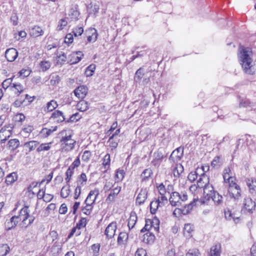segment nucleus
Segmentation results:
<instances>
[{
    "label": "nucleus",
    "instance_id": "f257e3e1",
    "mask_svg": "<svg viewBox=\"0 0 256 256\" xmlns=\"http://www.w3.org/2000/svg\"><path fill=\"white\" fill-rule=\"evenodd\" d=\"M252 57V53L250 48L244 47L240 48L238 58L240 64L245 72L250 74H253L254 72Z\"/></svg>",
    "mask_w": 256,
    "mask_h": 256
},
{
    "label": "nucleus",
    "instance_id": "f03ea898",
    "mask_svg": "<svg viewBox=\"0 0 256 256\" xmlns=\"http://www.w3.org/2000/svg\"><path fill=\"white\" fill-rule=\"evenodd\" d=\"M228 193L230 198L234 201L238 202L241 198V189L240 186L236 182V181H230L228 183Z\"/></svg>",
    "mask_w": 256,
    "mask_h": 256
},
{
    "label": "nucleus",
    "instance_id": "7ed1b4c3",
    "mask_svg": "<svg viewBox=\"0 0 256 256\" xmlns=\"http://www.w3.org/2000/svg\"><path fill=\"white\" fill-rule=\"evenodd\" d=\"M187 200L188 194L186 192H182V197H179L178 192H174L170 194L169 202L172 206H179L181 205L182 202H185Z\"/></svg>",
    "mask_w": 256,
    "mask_h": 256
},
{
    "label": "nucleus",
    "instance_id": "20e7f679",
    "mask_svg": "<svg viewBox=\"0 0 256 256\" xmlns=\"http://www.w3.org/2000/svg\"><path fill=\"white\" fill-rule=\"evenodd\" d=\"M184 148L178 147L174 150L171 154L169 160L172 161L174 162H178L180 160L183 156Z\"/></svg>",
    "mask_w": 256,
    "mask_h": 256
},
{
    "label": "nucleus",
    "instance_id": "39448f33",
    "mask_svg": "<svg viewBox=\"0 0 256 256\" xmlns=\"http://www.w3.org/2000/svg\"><path fill=\"white\" fill-rule=\"evenodd\" d=\"M60 142L65 144V150H72L76 143V140L72 138V136H63L60 140Z\"/></svg>",
    "mask_w": 256,
    "mask_h": 256
},
{
    "label": "nucleus",
    "instance_id": "423d86ee",
    "mask_svg": "<svg viewBox=\"0 0 256 256\" xmlns=\"http://www.w3.org/2000/svg\"><path fill=\"white\" fill-rule=\"evenodd\" d=\"M116 228V222H112L108 226L104 231V234L108 239L112 238L114 236Z\"/></svg>",
    "mask_w": 256,
    "mask_h": 256
},
{
    "label": "nucleus",
    "instance_id": "0eeeda50",
    "mask_svg": "<svg viewBox=\"0 0 256 256\" xmlns=\"http://www.w3.org/2000/svg\"><path fill=\"white\" fill-rule=\"evenodd\" d=\"M18 52L14 48H10L5 52V57L10 62H14L18 56Z\"/></svg>",
    "mask_w": 256,
    "mask_h": 256
},
{
    "label": "nucleus",
    "instance_id": "6e6552de",
    "mask_svg": "<svg viewBox=\"0 0 256 256\" xmlns=\"http://www.w3.org/2000/svg\"><path fill=\"white\" fill-rule=\"evenodd\" d=\"M249 192L252 194H256V178L253 177L246 178L245 180Z\"/></svg>",
    "mask_w": 256,
    "mask_h": 256
},
{
    "label": "nucleus",
    "instance_id": "1a4fd4ad",
    "mask_svg": "<svg viewBox=\"0 0 256 256\" xmlns=\"http://www.w3.org/2000/svg\"><path fill=\"white\" fill-rule=\"evenodd\" d=\"M28 217L26 216H23L22 215L18 214V216H14L11 218L10 220V222L11 224V227L9 228V229H12V228L15 227L18 222L20 221H22V223L24 224H26V220Z\"/></svg>",
    "mask_w": 256,
    "mask_h": 256
},
{
    "label": "nucleus",
    "instance_id": "9d476101",
    "mask_svg": "<svg viewBox=\"0 0 256 256\" xmlns=\"http://www.w3.org/2000/svg\"><path fill=\"white\" fill-rule=\"evenodd\" d=\"M162 150H158L154 154V159L152 162V164L154 166H159L162 160L166 157Z\"/></svg>",
    "mask_w": 256,
    "mask_h": 256
},
{
    "label": "nucleus",
    "instance_id": "9b49d317",
    "mask_svg": "<svg viewBox=\"0 0 256 256\" xmlns=\"http://www.w3.org/2000/svg\"><path fill=\"white\" fill-rule=\"evenodd\" d=\"M88 89L86 86L82 85L78 86L74 90L75 96L78 98L83 99L88 94Z\"/></svg>",
    "mask_w": 256,
    "mask_h": 256
},
{
    "label": "nucleus",
    "instance_id": "f8f14e48",
    "mask_svg": "<svg viewBox=\"0 0 256 256\" xmlns=\"http://www.w3.org/2000/svg\"><path fill=\"white\" fill-rule=\"evenodd\" d=\"M148 197V191L146 189H141L136 198V204L140 206L142 204Z\"/></svg>",
    "mask_w": 256,
    "mask_h": 256
},
{
    "label": "nucleus",
    "instance_id": "ddd939ff",
    "mask_svg": "<svg viewBox=\"0 0 256 256\" xmlns=\"http://www.w3.org/2000/svg\"><path fill=\"white\" fill-rule=\"evenodd\" d=\"M99 192L98 190H94L90 191L86 200H85L84 203L92 206V204L95 202V200L98 195Z\"/></svg>",
    "mask_w": 256,
    "mask_h": 256
},
{
    "label": "nucleus",
    "instance_id": "4468645a",
    "mask_svg": "<svg viewBox=\"0 0 256 256\" xmlns=\"http://www.w3.org/2000/svg\"><path fill=\"white\" fill-rule=\"evenodd\" d=\"M223 178L225 183H230V181H236V178L232 176V173L229 167L224 169Z\"/></svg>",
    "mask_w": 256,
    "mask_h": 256
},
{
    "label": "nucleus",
    "instance_id": "2eb2a0df",
    "mask_svg": "<svg viewBox=\"0 0 256 256\" xmlns=\"http://www.w3.org/2000/svg\"><path fill=\"white\" fill-rule=\"evenodd\" d=\"M84 54L82 52L78 51L72 53L68 56L70 60L68 62L70 64H75L78 62L83 56Z\"/></svg>",
    "mask_w": 256,
    "mask_h": 256
},
{
    "label": "nucleus",
    "instance_id": "dca6fc26",
    "mask_svg": "<svg viewBox=\"0 0 256 256\" xmlns=\"http://www.w3.org/2000/svg\"><path fill=\"white\" fill-rule=\"evenodd\" d=\"M88 33L86 43L94 42L96 40L98 34L94 28H90L86 31Z\"/></svg>",
    "mask_w": 256,
    "mask_h": 256
},
{
    "label": "nucleus",
    "instance_id": "f3484780",
    "mask_svg": "<svg viewBox=\"0 0 256 256\" xmlns=\"http://www.w3.org/2000/svg\"><path fill=\"white\" fill-rule=\"evenodd\" d=\"M244 208L248 212H251L254 209L256 203L249 197H246L244 200Z\"/></svg>",
    "mask_w": 256,
    "mask_h": 256
},
{
    "label": "nucleus",
    "instance_id": "a211bd4d",
    "mask_svg": "<svg viewBox=\"0 0 256 256\" xmlns=\"http://www.w3.org/2000/svg\"><path fill=\"white\" fill-rule=\"evenodd\" d=\"M50 120H52L57 122H61L65 120L64 116V114L59 110H55L52 112L51 116L50 117Z\"/></svg>",
    "mask_w": 256,
    "mask_h": 256
},
{
    "label": "nucleus",
    "instance_id": "6ab92c4d",
    "mask_svg": "<svg viewBox=\"0 0 256 256\" xmlns=\"http://www.w3.org/2000/svg\"><path fill=\"white\" fill-rule=\"evenodd\" d=\"M121 190V187L116 186L108 194L106 199V202H111L114 200L116 196L120 193Z\"/></svg>",
    "mask_w": 256,
    "mask_h": 256
},
{
    "label": "nucleus",
    "instance_id": "aec40b11",
    "mask_svg": "<svg viewBox=\"0 0 256 256\" xmlns=\"http://www.w3.org/2000/svg\"><path fill=\"white\" fill-rule=\"evenodd\" d=\"M204 188V194L208 196V200H209L211 196L216 192L214 190V188L212 184L208 183L205 184Z\"/></svg>",
    "mask_w": 256,
    "mask_h": 256
},
{
    "label": "nucleus",
    "instance_id": "412c9836",
    "mask_svg": "<svg viewBox=\"0 0 256 256\" xmlns=\"http://www.w3.org/2000/svg\"><path fill=\"white\" fill-rule=\"evenodd\" d=\"M196 200L194 199L192 202L188 204L182 208L176 209L174 212V214H175L176 210H178V212H180L182 214L186 215L188 214L190 211L192 209L193 206L195 203Z\"/></svg>",
    "mask_w": 256,
    "mask_h": 256
},
{
    "label": "nucleus",
    "instance_id": "4be33fe9",
    "mask_svg": "<svg viewBox=\"0 0 256 256\" xmlns=\"http://www.w3.org/2000/svg\"><path fill=\"white\" fill-rule=\"evenodd\" d=\"M128 238V234L126 232H121L119 234L118 238V244L120 246H124L126 244Z\"/></svg>",
    "mask_w": 256,
    "mask_h": 256
},
{
    "label": "nucleus",
    "instance_id": "5701e85b",
    "mask_svg": "<svg viewBox=\"0 0 256 256\" xmlns=\"http://www.w3.org/2000/svg\"><path fill=\"white\" fill-rule=\"evenodd\" d=\"M209 182L208 177L204 173H202L200 176L199 178L197 181V185L199 188H202L204 186L205 184H207Z\"/></svg>",
    "mask_w": 256,
    "mask_h": 256
},
{
    "label": "nucleus",
    "instance_id": "b1692460",
    "mask_svg": "<svg viewBox=\"0 0 256 256\" xmlns=\"http://www.w3.org/2000/svg\"><path fill=\"white\" fill-rule=\"evenodd\" d=\"M155 240L154 235L150 232H147L143 236L142 241L146 244H152Z\"/></svg>",
    "mask_w": 256,
    "mask_h": 256
},
{
    "label": "nucleus",
    "instance_id": "393cba45",
    "mask_svg": "<svg viewBox=\"0 0 256 256\" xmlns=\"http://www.w3.org/2000/svg\"><path fill=\"white\" fill-rule=\"evenodd\" d=\"M137 221V216L134 212H132L128 220V226L130 230L132 228Z\"/></svg>",
    "mask_w": 256,
    "mask_h": 256
},
{
    "label": "nucleus",
    "instance_id": "a878e982",
    "mask_svg": "<svg viewBox=\"0 0 256 256\" xmlns=\"http://www.w3.org/2000/svg\"><path fill=\"white\" fill-rule=\"evenodd\" d=\"M30 32L32 36L36 38L42 35L44 31L40 26H36L30 30Z\"/></svg>",
    "mask_w": 256,
    "mask_h": 256
},
{
    "label": "nucleus",
    "instance_id": "bb28decb",
    "mask_svg": "<svg viewBox=\"0 0 256 256\" xmlns=\"http://www.w3.org/2000/svg\"><path fill=\"white\" fill-rule=\"evenodd\" d=\"M194 226L190 224H185L184 228V234L187 238H190L192 236V233L194 231Z\"/></svg>",
    "mask_w": 256,
    "mask_h": 256
},
{
    "label": "nucleus",
    "instance_id": "cd10ccee",
    "mask_svg": "<svg viewBox=\"0 0 256 256\" xmlns=\"http://www.w3.org/2000/svg\"><path fill=\"white\" fill-rule=\"evenodd\" d=\"M214 201V204L216 206H220L223 204V197L218 192H216L212 196L210 197Z\"/></svg>",
    "mask_w": 256,
    "mask_h": 256
},
{
    "label": "nucleus",
    "instance_id": "c85d7f7f",
    "mask_svg": "<svg viewBox=\"0 0 256 256\" xmlns=\"http://www.w3.org/2000/svg\"><path fill=\"white\" fill-rule=\"evenodd\" d=\"M58 106L57 102L52 100L46 104V106L44 108V112H50L54 110Z\"/></svg>",
    "mask_w": 256,
    "mask_h": 256
},
{
    "label": "nucleus",
    "instance_id": "c756f323",
    "mask_svg": "<svg viewBox=\"0 0 256 256\" xmlns=\"http://www.w3.org/2000/svg\"><path fill=\"white\" fill-rule=\"evenodd\" d=\"M184 167L180 164H176L172 170L174 176L175 178H179L184 172Z\"/></svg>",
    "mask_w": 256,
    "mask_h": 256
},
{
    "label": "nucleus",
    "instance_id": "7c9ffc66",
    "mask_svg": "<svg viewBox=\"0 0 256 256\" xmlns=\"http://www.w3.org/2000/svg\"><path fill=\"white\" fill-rule=\"evenodd\" d=\"M57 130V126L52 127L51 128H43L40 132V134L44 138H47L50 136L52 133Z\"/></svg>",
    "mask_w": 256,
    "mask_h": 256
},
{
    "label": "nucleus",
    "instance_id": "2f4dec72",
    "mask_svg": "<svg viewBox=\"0 0 256 256\" xmlns=\"http://www.w3.org/2000/svg\"><path fill=\"white\" fill-rule=\"evenodd\" d=\"M68 15L70 18L77 20L80 15L78 8L75 6L71 8L68 12Z\"/></svg>",
    "mask_w": 256,
    "mask_h": 256
},
{
    "label": "nucleus",
    "instance_id": "473e14b6",
    "mask_svg": "<svg viewBox=\"0 0 256 256\" xmlns=\"http://www.w3.org/2000/svg\"><path fill=\"white\" fill-rule=\"evenodd\" d=\"M224 216L226 220H231L232 219L236 222V220H238V216H236L235 214L232 213L229 209L225 210Z\"/></svg>",
    "mask_w": 256,
    "mask_h": 256
},
{
    "label": "nucleus",
    "instance_id": "72a5a7b5",
    "mask_svg": "<svg viewBox=\"0 0 256 256\" xmlns=\"http://www.w3.org/2000/svg\"><path fill=\"white\" fill-rule=\"evenodd\" d=\"M76 108L78 110L84 112L88 108L89 104L85 100H80L76 104Z\"/></svg>",
    "mask_w": 256,
    "mask_h": 256
},
{
    "label": "nucleus",
    "instance_id": "f704fd0d",
    "mask_svg": "<svg viewBox=\"0 0 256 256\" xmlns=\"http://www.w3.org/2000/svg\"><path fill=\"white\" fill-rule=\"evenodd\" d=\"M18 176L16 172H12L8 174L6 178V182L7 184H11L17 180Z\"/></svg>",
    "mask_w": 256,
    "mask_h": 256
},
{
    "label": "nucleus",
    "instance_id": "c9c22d12",
    "mask_svg": "<svg viewBox=\"0 0 256 256\" xmlns=\"http://www.w3.org/2000/svg\"><path fill=\"white\" fill-rule=\"evenodd\" d=\"M220 245L212 246L210 248L209 256H220Z\"/></svg>",
    "mask_w": 256,
    "mask_h": 256
},
{
    "label": "nucleus",
    "instance_id": "e433bc0d",
    "mask_svg": "<svg viewBox=\"0 0 256 256\" xmlns=\"http://www.w3.org/2000/svg\"><path fill=\"white\" fill-rule=\"evenodd\" d=\"M39 142L37 141L32 140L24 144V146L28 148L29 152L34 150L38 145Z\"/></svg>",
    "mask_w": 256,
    "mask_h": 256
},
{
    "label": "nucleus",
    "instance_id": "4c0bfd02",
    "mask_svg": "<svg viewBox=\"0 0 256 256\" xmlns=\"http://www.w3.org/2000/svg\"><path fill=\"white\" fill-rule=\"evenodd\" d=\"M144 75V69L142 68H140L136 71L135 73V75L134 76V82H140Z\"/></svg>",
    "mask_w": 256,
    "mask_h": 256
},
{
    "label": "nucleus",
    "instance_id": "58836bf2",
    "mask_svg": "<svg viewBox=\"0 0 256 256\" xmlns=\"http://www.w3.org/2000/svg\"><path fill=\"white\" fill-rule=\"evenodd\" d=\"M10 252V248L7 244L0 245V256H6Z\"/></svg>",
    "mask_w": 256,
    "mask_h": 256
},
{
    "label": "nucleus",
    "instance_id": "ea45409f",
    "mask_svg": "<svg viewBox=\"0 0 256 256\" xmlns=\"http://www.w3.org/2000/svg\"><path fill=\"white\" fill-rule=\"evenodd\" d=\"M159 207H162L161 205L156 200L152 201L150 204V212L152 214H155Z\"/></svg>",
    "mask_w": 256,
    "mask_h": 256
},
{
    "label": "nucleus",
    "instance_id": "a19ab883",
    "mask_svg": "<svg viewBox=\"0 0 256 256\" xmlns=\"http://www.w3.org/2000/svg\"><path fill=\"white\" fill-rule=\"evenodd\" d=\"M124 171L122 169L118 168L115 175L116 182L122 181L124 176Z\"/></svg>",
    "mask_w": 256,
    "mask_h": 256
},
{
    "label": "nucleus",
    "instance_id": "79ce46f5",
    "mask_svg": "<svg viewBox=\"0 0 256 256\" xmlns=\"http://www.w3.org/2000/svg\"><path fill=\"white\" fill-rule=\"evenodd\" d=\"M20 142L17 139H12L8 142V147L11 149V150H16L19 146Z\"/></svg>",
    "mask_w": 256,
    "mask_h": 256
},
{
    "label": "nucleus",
    "instance_id": "37998d69",
    "mask_svg": "<svg viewBox=\"0 0 256 256\" xmlns=\"http://www.w3.org/2000/svg\"><path fill=\"white\" fill-rule=\"evenodd\" d=\"M51 62L48 60H42L40 63V66L42 72H46L51 66Z\"/></svg>",
    "mask_w": 256,
    "mask_h": 256
},
{
    "label": "nucleus",
    "instance_id": "c03bdc74",
    "mask_svg": "<svg viewBox=\"0 0 256 256\" xmlns=\"http://www.w3.org/2000/svg\"><path fill=\"white\" fill-rule=\"evenodd\" d=\"M86 176L85 173L82 172L78 178L77 184L82 186L86 184Z\"/></svg>",
    "mask_w": 256,
    "mask_h": 256
},
{
    "label": "nucleus",
    "instance_id": "a18cd8bd",
    "mask_svg": "<svg viewBox=\"0 0 256 256\" xmlns=\"http://www.w3.org/2000/svg\"><path fill=\"white\" fill-rule=\"evenodd\" d=\"M67 58L66 54L64 52H62L61 54L57 56L56 58V64L62 65L66 60Z\"/></svg>",
    "mask_w": 256,
    "mask_h": 256
},
{
    "label": "nucleus",
    "instance_id": "49530a36",
    "mask_svg": "<svg viewBox=\"0 0 256 256\" xmlns=\"http://www.w3.org/2000/svg\"><path fill=\"white\" fill-rule=\"evenodd\" d=\"M12 87L14 88L16 90V92H15V94L17 96H19L24 90L23 86L20 83H13L12 84Z\"/></svg>",
    "mask_w": 256,
    "mask_h": 256
},
{
    "label": "nucleus",
    "instance_id": "de8ad7c7",
    "mask_svg": "<svg viewBox=\"0 0 256 256\" xmlns=\"http://www.w3.org/2000/svg\"><path fill=\"white\" fill-rule=\"evenodd\" d=\"M96 69V65L92 64L88 66L85 71V74L86 76H90L93 75V74Z\"/></svg>",
    "mask_w": 256,
    "mask_h": 256
},
{
    "label": "nucleus",
    "instance_id": "09e8293b",
    "mask_svg": "<svg viewBox=\"0 0 256 256\" xmlns=\"http://www.w3.org/2000/svg\"><path fill=\"white\" fill-rule=\"evenodd\" d=\"M152 174V170L150 168L145 169L142 173L140 176L142 180H146Z\"/></svg>",
    "mask_w": 256,
    "mask_h": 256
},
{
    "label": "nucleus",
    "instance_id": "8fccbe9b",
    "mask_svg": "<svg viewBox=\"0 0 256 256\" xmlns=\"http://www.w3.org/2000/svg\"><path fill=\"white\" fill-rule=\"evenodd\" d=\"M70 194V188L69 186H63L61 190L60 196L64 198H67Z\"/></svg>",
    "mask_w": 256,
    "mask_h": 256
},
{
    "label": "nucleus",
    "instance_id": "3c124183",
    "mask_svg": "<svg viewBox=\"0 0 256 256\" xmlns=\"http://www.w3.org/2000/svg\"><path fill=\"white\" fill-rule=\"evenodd\" d=\"M198 170H199L198 168H197L196 171L192 172L188 174V179L190 182H194L197 178L198 176Z\"/></svg>",
    "mask_w": 256,
    "mask_h": 256
},
{
    "label": "nucleus",
    "instance_id": "603ef678",
    "mask_svg": "<svg viewBox=\"0 0 256 256\" xmlns=\"http://www.w3.org/2000/svg\"><path fill=\"white\" fill-rule=\"evenodd\" d=\"M110 155L109 154H106L105 155L103 158V162L102 164L104 166V168L106 170H106V169L109 168L110 164Z\"/></svg>",
    "mask_w": 256,
    "mask_h": 256
},
{
    "label": "nucleus",
    "instance_id": "864d4df0",
    "mask_svg": "<svg viewBox=\"0 0 256 256\" xmlns=\"http://www.w3.org/2000/svg\"><path fill=\"white\" fill-rule=\"evenodd\" d=\"M50 143H47V144H42L40 146H39L36 150L38 152H40L42 151H47L50 148Z\"/></svg>",
    "mask_w": 256,
    "mask_h": 256
},
{
    "label": "nucleus",
    "instance_id": "5fc2aeb1",
    "mask_svg": "<svg viewBox=\"0 0 256 256\" xmlns=\"http://www.w3.org/2000/svg\"><path fill=\"white\" fill-rule=\"evenodd\" d=\"M150 222L152 228H154L155 231L158 232L159 230L160 224V221L157 218H154L152 220H150Z\"/></svg>",
    "mask_w": 256,
    "mask_h": 256
},
{
    "label": "nucleus",
    "instance_id": "6e6d98bb",
    "mask_svg": "<svg viewBox=\"0 0 256 256\" xmlns=\"http://www.w3.org/2000/svg\"><path fill=\"white\" fill-rule=\"evenodd\" d=\"M50 84L52 86H54L58 84L60 81V78L58 75L54 74L51 75Z\"/></svg>",
    "mask_w": 256,
    "mask_h": 256
},
{
    "label": "nucleus",
    "instance_id": "4d7b16f0",
    "mask_svg": "<svg viewBox=\"0 0 256 256\" xmlns=\"http://www.w3.org/2000/svg\"><path fill=\"white\" fill-rule=\"evenodd\" d=\"M86 204V206L82 208V210L84 214L88 216L90 214L92 210V206L88 204Z\"/></svg>",
    "mask_w": 256,
    "mask_h": 256
},
{
    "label": "nucleus",
    "instance_id": "13d9d810",
    "mask_svg": "<svg viewBox=\"0 0 256 256\" xmlns=\"http://www.w3.org/2000/svg\"><path fill=\"white\" fill-rule=\"evenodd\" d=\"M200 253L198 250L192 248L186 254V256H198Z\"/></svg>",
    "mask_w": 256,
    "mask_h": 256
},
{
    "label": "nucleus",
    "instance_id": "bf43d9fd",
    "mask_svg": "<svg viewBox=\"0 0 256 256\" xmlns=\"http://www.w3.org/2000/svg\"><path fill=\"white\" fill-rule=\"evenodd\" d=\"M68 24V22L66 20V18L61 19L59 22L57 27V30H62L64 26H66Z\"/></svg>",
    "mask_w": 256,
    "mask_h": 256
},
{
    "label": "nucleus",
    "instance_id": "052dcab7",
    "mask_svg": "<svg viewBox=\"0 0 256 256\" xmlns=\"http://www.w3.org/2000/svg\"><path fill=\"white\" fill-rule=\"evenodd\" d=\"M253 106V104H252L249 100L246 99L242 100L240 104V107H251Z\"/></svg>",
    "mask_w": 256,
    "mask_h": 256
},
{
    "label": "nucleus",
    "instance_id": "680f3d73",
    "mask_svg": "<svg viewBox=\"0 0 256 256\" xmlns=\"http://www.w3.org/2000/svg\"><path fill=\"white\" fill-rule=\"evenodd\" d=\"M92 156L91 152L90 150H85L82 156V159L84 162H88Z\"/></svg>",
    "mask_w": 256,
    "mask_h": 256
},
{
    "label": "nucleus",
    "instance_id": "e2e57ef3",
    "mask_svg": "<svg viewBox=\"0 0 256 256\" xmlns=\"http://www.w3.org/2000/svg\"><path fill=\"white\" fill-rule=\"evenodd\" d=\"M84 32L82 27H76L73 28L72 32L75 36H81Z\"/></svg>",
    "mask_w": 256,
    "mask_h": 256
},
{
    "label": "nucleus",
    "instance_id": "0e129e2a",
    "mask_svg": "<svg viewBox=\"0 0 256 256\" xmlns=\"http://www.w3.org/2000/svg\"><path fill=\"white\" fill-rule=\"evenodd\" d=\"M81 118V116L78 112H76L72 114L69 119L67 120V122H73L74 121H78Z\"/></svg>",
    "mask_w": 256,
    "mask_h": 256
},
{
    "label": "nucleus",
    "instance_id": "69168bd1",
    "mask_svg": "<svg viewBox=\"0 0 256 256\" xmlns=\"http://www.w3.org/2000/svg\"><path fill=\"white\" fill-rule=\"evenodd\" d=\"M150 228H152V226L151 222H150V220L148 219V220H146L145 226H144V228H143L141 230L140 232H144L146 230L148 231Z\"/></svg>",
    "mask_w": 256,
    "mask_h": 256
},
{
    "label": "nucleus",
    "instance_id": "338daca9",
    "mask_svg": "<svg viewBox=\"0 0 256 256\" xmlns=\"http://www.w3.org/2000/svg\"><path fill=\"white\" fill-rule=\"evenodd\" d=\"M20 215L30 217V210L28 206H24L20 212Z\"/></svg>",
    "mask_w": 256,
    "mask_h": 256
},
{
    "label": "nucleus",
    "instance_id": "774afa93",
    "mask_svg": "<svg viewBox=\"0 0 256 256\" xmlns=\"http://www.w3.org/2000/svg\"><path fill=\"white\" fill-rule=\"evenodd\" d=\"M146 250L142 248H138L136 252L135 256H146Z\"/></svg>",
    "mask_w": 256,
    "mask_h": 256
}]
</instances>
